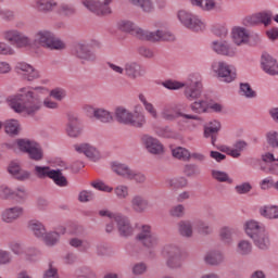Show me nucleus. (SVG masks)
<instances>
[{
  "mask_svg": "<svg viewBox=\"0 0 278 278\" xmlns=\"http://www.w3.org/2000/svg\"><path fill=\"white\" fill-rule=\"evenodd\" d=\"M46 93H48V88L42 86L22 87L14 96L10 97V109L25 116H35L42 109L58 110V102L50 98L42 99Z\"/></svg>",
  "mask_w": 278,
  "mask_h": 278,
  "instance_id": "nucleus-1",
  "label": "nucleus"
},
{
  "mask_svg": "<svg viewBox=\"0 0 278 278\" xmlns=\"http://www.w3.org/2000/svg\"><path fill=\"white\" fill-rule=\"evenodd\" d=\"M162 87L167 90L178 91L182 89V97L188 101H195L203 96V78L200 74L193 73L188 75L185 81L165 80L162 81Z\"/></svg>",
  "mask_w": 278,
  "mask_h": 278,
  "instance_id": "nucleus-2",
  "label": "nucleus"
},
{
  "mask_svg": "<svg viewBox=\"0 0 278 278\" xmlns=\"http://www.w3.org/2000/svg\"><path fill=\"white\" fill-rule=\"evenodd\" d=\"M137 99L139 100V103H142V111L147 113L152 119H157L160 116L162 119H165L167 122H174L177 118H182V121H195L200 122V116L195 114H185L180 111L175 110L173 106H164L162 108V111L157 113V108H154V104L152 102H149L147 100V97L144 93H139L137 96Z\"/></svg>",
  "mask_w": 278,
  "mask_h": 278,
  "instance_id": "nucleus-3",
  "label": "nucleus"
},
{
  "mask_svg": "<svg viewBox=\"0 0 278 278\" xmlns=\"http://www.w3.org/2000/svg\"><path fill=\"white\" fill-rule=\"evenodd\" d=\"M243 232L254 242L256 249L262 251L269 249L271 244L269 231L266 230V226L262 222L254 219L247 220V223H243Z\"/></svg>",
  "mask_w": 278,
  "mask_h": 278,
  "instance_id": "nucleus-4",
  "label": "nucleus"
},
{
  "mask_svg": "<svg viewBox=\"0 0 278 278\" xmlns=\"http://www.w3.org/2000/svg\"><path fill=\"white\" fill-rule=\"evenodd\" d=\"M116 122L122 125H127L137 129L144 128L147 125V116L142 111V106L135 104L132 110H126L124 106H118L114 110V116Z\"/></svg>",
  "mask_w": 278,
  "mask_h": 278,
  "instance_id": "nucleus-5",
  "label": "nucleus"
},
{
  "mask_svg": "<svg viewBox=\"0 0 278 278\" xmlns=\"http://www.w3.org/2000/svg\"><path fill=\"white\" fill-rule=\"evenodd\" d=\"M99 216L109 217L111 220V223L106 224V233H111L114 229L119 231V236L124 238L130 237L134 233V228L131 227L128 217L111 213L108 210L99 211Z\"/></svg>",
  "mask_w": 278,
  "mask_h": 278,
  "instance_id": "nucleus-6",
  "label": "nucleus"
},
{
  "mask_svg": "<svg viewBox=\"0 0 278 278\" xmlns=\"http://www.w3.org/2000/svg\"><path fill=\"white\" fill-rule=\"evenodd\" d=\"M33 46L55 51L65 49V42L55 37L53 31L48 29H40L35 31L33 39H30V47Z\"/></svg>",
  "mask_w": 278,
  "mask_h": 278,
  "instance_id": "nucleus-7",
  "label": "nucleus"
},
{
  "mask_svg": "<svg viewBox=\"0 0 278 278\" xmlns=\"http://www.w3.org/2000/svg\"><path fill=\"white\" fill-rule=\"evenodd\" d=\"M154 27L160 28L154 31L149 30H139V31H128L127 34L137 37L139 40L150 41V42H160V41H173L175 36L173 33L164 30L166 24L161 21L154 22Z\"/></svg>",
  "mask_w": 278,
  "mask_h": 278,
  "instance_id": "nucleus-8",
  "label": "nucleus"
},
{
  "mask_svg": "<svg viewBox=\"0 0 278 278\" xmlns=\"http://www.w3.org/2000/svg\"><path fill=\"white\" fill-rule=\"evenodd\" d=\"M100 42L99 40L91 39V41H78L73 45L71 49V55L73 58L78 59L80 62L84 63H94L96 62V53L89 48H99Z\"/></svg>",
  "mask_w": 278,
  "mask_h": 278,
  "instance_id": "nucleus-9",
  "label": "nucleus"
},
{
  "mask_svg": "<svg viewBox=\"0 0 278 278\" xmlns=\"http://www.w3.org/2000/svg\"><path fill=\"white\" fill-rule=\"evenodd\" d=\"M177 22H180V25H182L185 29L195 33L204 31L206 27L203 18L185 10L177 11Z\"/></svg>",
  "mask_w": 278,
  "mask_h": 278,
  "instance_id": "nucleus-10",
  "label": "nucleus"
},
{
  "mask_svg": "<svg viewBox=\"0 0 278 278\" xmlns=\"http://www.w3.org/2000/svg\"><path fill=\"white\" fill-rule=\"evenodd\" d=\"M33 174L38 179H50L53 180L55 186L64 188L68 186V180L65 179V176L60 172V169H51L48 166L35 165Z\"/></svg>",
  "mask_w": 278,
  "mask_h": 278,
  "instance_id": "nucleus-11",
  "label": "nucleus"
},
{
  "mask_svg": "<svg viewBox=\"0 0 278 278\" xmlns=\"http://www.w3.org/2000/svg\"><path fill=\"white\" fill-rule=\"evenodd\" d=\"M211 72L222 83L230 84L236 80V67L224 61H215L211 64Z\"/></svg>",
  "mask_w": 278,
  "mask_h": 278,
  "instance_id": "nucleus-12",
  "label": "nucleus"
},
{
  "mask_svg": "<svg viewBox=\"0 0 278 278\" xmlns=\"http://www.w3.org/2000/svg\"><path fill=\"white\" fill-rule=\"evenodd\" d=\"M17 150L27 154V157L33 160V162H40L43 159L42 147L35 140L30 139H17L15 141Z\"/></svg>",
  "mask_w": 278,
  "mask_h": 278,
  "instance_id": "nucleus-13",
  "label": "nucleus"
},
{
  "mask_svg": "<svg viewBox=\"0 0 278 278\" xmlns=\"http://www.w3.org/2000/svg\"><path fill=\"white\" fill-rule=\"evenodd\" d=\"M137 232V241L147 249L157 248L160 244V237L152 233V228L149 225H139Z\"/></svg>",
  "mask_w": 278,
  "mask_h": 278,
  "instance_id": "nucleus-14",
  "label": "nucleus"
},
{
  "mask_svg": "<svg viewBox=\"0 0 278 278\" xmlns=\"http://www.w3.org/2000/svg\"><path fill=\"white\" fill-rule=\"evenodd\" d=\"M2 38L4 41L10 42V45L15 46L17 49L29 48V37L17 29L4 30L2 33Z\"/></svg>",
  "mask_w": 278,
  "mask_h": 278,
  "instance_id": "nucleus-15",
  "label": "nucleus"
},
{
  "mask_svg": "<svg viewBox=\"0 0 278 278\" xmlns=\"http://www.w3.org/2000/svg\"><path fill=\"white\" fill-rule=\"evenodd\" d=\"M211 51L215 55L226 56V58H236L237 49L236 43H230L226 39H215L211 41Z\"/></svg>",
  "mask_w": 278,
  "mask_h": 278,
  "instance_id": "nucleus-16",
  "label": "nucleus"
},
{
  "mask_svg": "<svg viewBox=\"0 0 278 278\" xmlns=\"http://www.w3.org/2000/svg\"><path fill=\"white\" fill-rule=\"evenodd\" d=\"M15 74H17L20 77H23V80L28 83L40 79V71L27 62H17L15 64Z\"/></svg>",
  "mask_w": 278,
  "mask_h": 278,
  "instance_id": "nucleus-17",
  "label": "nucleus"
},
{
  "mask_svg": "<svg viewBox=\"0 0 278 278\" xmlns=\"http://www.w3.org/2000/svg\"><path fill=\"white\" fill-rule=\"evenodd\" d=\"M110 3L111 0H104V2H101L99 0L80 1V4H84V8H86V10L90 11L91 13L98 16L111 14V9L109 8Z\"/></svg>",
  "mask_w": 278,
  "mask_h": 278,
  "instance_id": "nucleus-18",
  "label": "nucleus"
},
{
  "mask_svg": "<svg viewBox=\"0 0 278 278\" xmlns=\"http://www.w3.org/2000/svg\"><path fill=\"white\" fill-rule=\"evenodd\" d=\"M229 34H231V42L236 47L247 46L251 40V31L243 26H233Z\"/></svg>",
  "mask_w": 278,
  "mask_h": 278,
  "instance_id": "nucleus-19",
  "label": "nucleus"
},
{
  "mask_svg": "<svg viewBox=\"0 0 278 278\" xmlns=\"http://www.w3.org/2000/svg\"><path fill=\"white\" fill-rule=\"evenodd\" d=\"M65 233H66V228L63 226H58L55 227V230L42 233V236L40 237L35 236V238L42 240V243L46 244V247L53 248L58 245V243L60 242V237Z\"/></svg>",
  "mask_w": 278,
  "mask_h": 278,
  "instance_id": "nucleus-20",
  "label": "nucleus"
},
{
  "mask_svg": "<svg viewBox=\"0 0 278 278\" xmlns=\"http://www.w3.org/2000/svg\"><path fill=\"white\" fill-rule=\"evenodd\" d=\"M142 146L147 150V153H150L152 155H162V153L164 152V147L162 146L160 140L149 135L142 136Z\"/></svg>",
  "mask_w": 278,
  "mask_h": 278,
  "instance_id": "nucleus-21",
  "label": "nucleus"
},
{
  "mask_svg": "<svg viewBox=\"0 0 278 278\" xmlns=\"http://www.w3.org/2000/svg\"><path fill=\"white\" fill-rule=\"evenodd\" d=\"M25 214V208L22 206L7 207L2 211L1 218L4 224H12L20 219Z\"/></svg>",
  "mask_w": 278,
  "mask_h": 278,
  "instance_id": "nucleus-22",
  "label": "nucleus"
},
{
  "mask_svg": "<svg viewBox=\"0 0 278 278\" xmlns=\"http://www.w3.org/2000/svg\"><path fill=\"white\" fill-rule=\"evenodd\" d=\"M73 149H75L79 154H84L88 160H91V162L101 160V153H99V150H96L91 144L80 143L73 146Z\"/></svg>",
  "mask_w": 278,
  "mask_h": 278,
  "instance_id": "nucleus-23",
  "label": "nucleus"
},
{
  "mask_svg": "<svg viewBox=\"0 0 278 278\" xmlns=\"http://www.w3.org/2000/svg\"><path fill=\"white\" fill-rule=\"evenodd\" d=\"M65 134L71 138H78L80 134H84V126L80 125L76 115L68 116V124L65 125Z\"/></svg>",
  "mask_w": 278,
  "mask_h": 278,
  "instance_id": "nucleus-24",
  "label": "nucleus"
},
{
  "mask_svg": "<svg viewBox=\"0 0 278 278\" xmlns=\"http://www.w3.org/2000/svg\"><path fill=\"white\" fill-rule=\"evenodd\" d=\"M262 71L269 76L278 75L277 60L267 53L262 54Z\"/></svg>",
  "mask_w": 278,
  "mask_h": 278,
  "instance_id": "nucleus-25",
  "label": "nucleus"
},
{
  "mask_svg": "<svg viewBox=\"0 0 278 278\" xmlns=\"http://www.w3.org/2000/svg\"><path fill=\"white\" fill-rule=\"evenodd\" d=\"M124 76L130 80H137L144 77V68L138 62H127V70H124Z\"/></svg>",
  "mask_w": 278,
  "mask_h": 278,
  "instance_id": "nucleus-26",
  "label": "nucleus"
},
{
  "mask_svg": "<svg viewBox=\"0 0 278 278\" xmlns=\"http://www.w3.org/2000/svg\"><path fill=\"white\" fill-rule=\"evenodd\" d=\"M7 173L12 175V177L17 179V181H26L29 179V172L22 169L20 167V163L14 161L10 162V165L7 166Z\"/></svg>",
  "mask_w": 278,
  "mask_h": 278,
  "instance_id": "nucleus-27",
  "label": "nucleus"
},
{
  "mask_svg": "<svg viewBox=\"0 0 278 278\" xmlns=\"http://www.w3.org/2000/svg\"><path fill=\"white\" fill-rule=\"evenodd\" d=\"M218 131H220V122L213 119L203 127V137L211 139V144L215 146V135H218Z\"/></svg>",
  "mask_w": 278,
  "mask_h": 278,
  "instance_id": "nucleus-28",
  "label": "nucleus"
},
{
  "mask_svg": "<svg viewBox=\"0 0 278 278\" xmlns=\"http://www.w3.org/2000/svg\"><path fill=\"white\" fill-rule=\"evenodd\" d=\"M273 20L274 16L271 15V12L264 11L247 17V23H249V25H253L256 24V22H258L264 24V26H269Z\"/></svg>",
  "mask_w": 278,
  "mask_h": 278,
  "instance_id": "nucleus-29",
  "label": "nucleus"
},
{
  "mask_svg": "<svg viewBox=\"0 0 278 278\" xmlns=\"http://www.w3.org/2000/svg\"><path fill=\"white\" fill-rule=\"evenodd\" d=\"M55 8H59L58 2L55 0H35L33 2V9L40 13H50L55 10Z\"/></svg>",
  "mask_w": 278,
  "mask_h": 278,
  "instance_id": "nucleus-30",
  "label": "nucleus"
},
{
  "mask_svg": "<svg viewBox=\"0 0 278 278\" xmlns=\"http://www.w3.org/2000/svg\"><path fill=\"white\" fill-rule=\"evenodd\" d=\"M129 203L131 206V211H135V213L137 214H143L149 207V202L147 201V199L139 194H135L134 197H131Z\"/></svg>",
  "mask_w": 278,
  "mask_h": 278,
  "instance_id": "nucleus-31",
  "label": "nucleus"
},
{
  "mask_svg": "<svg viewBox=\"0 0 278 278\" xmlns=\"http://www.w3.org/2000/svg\"><path fill=\"white\" fill-rule=\"evenodd\" d=\"M131 7L142 10L144 14L154 12V2L152 0H127Z\"/></svg>",
  "mask_w": 278,
  "mask_h": 278,
  "instance_id": "nucleus-32",
  "label": "nucleus"
},
{
  "mask_svg": "<svg viewBox=\"0 0 278 278\" xmlns=\"http://www.w3.org/2000/svg\"><path fill=\"white\" fill-rule=\"evenodd\" d=\"M188 102H193L190 103V111L198 114V115H203L207 113V108L211 106V103L207 102L206 100H188Z\"/></svg>",
  "mask_w": 278,
  "mask_h": 278,
  "instance_id": "nucleus-33",
  "label": "nucleus"
},
{
  "mask_svg": "<svg viewBox=\"0 0 278 278\" xmlns=\"http://www.w3.org/2000/svg\"><path fill=\"white\" fill-rule=\"evenodd\" d=\"M258 215L268 220L278 219V206L276 205H264L258 208Z\"/></svg>",
  "mask_w": 278,
  "mask_h": 278,
  "instance_id": "nucleus-34",
  "label": "nucleus"
},
{
  "mask_svg": "<svg viewBox=\"0 0 278 278\" xmlns=\"http://www.w3.org/2000/svg\"><path fill=\"white\" fill-rule=\"evenodd\" d=\"M111 172H114L116 175H139L142 174L140 172H135L134 169L129 168L128 165L119 162L111 163Z\"/></svg>",
  "mask_w": 278,
  "mask_h": 278,
  "instance_id": "nucleus-35",
  "label": "nucleus"
},
{
  "mask_svg": "<svg viewBox=\"0 0 278 278\" xmlns=\"http://www.w3.org/2000/svg\"><path fill=\"white\" fill-rule=\"evenodd\" d=\"M235 229L228 226L220 227L218 230V239L226 245L233 243Z\"/></svg>",
  "mask_w": 278,
  "mask_h": 278,
  "instance_id": "nucleus-36",
  "label": "nucleus"
},
{
  "mask_svg": "<svg viewBox=\"0 0 278 278\" xmlns=\"http://www.w3.org/2000/svg\"><path fill=\"white\" fill-rule=\"evenodd\" d=\"M116 29H119L122 33H139V31H147L142 28H139L136 24L131 21L122 20L116 22Z\"/></svg>",
  "mask_w": 278,
  "mask_h": 278,
  "instance_id": "nucleus-37",
  "label": "nucleus"
},
{
  "mask_svg": "<svg viewBox=\"0 0 278 278\" xmlns=\"http://www.w3.org/2000/svg\"><path fill=\"white\" fill-rule=\"evenodd\" d=\"M249 147V143L243 140H238L233 142V148L228 149V156H231L233 159L241 157V153L243 151H247V148Z\"/></svg>",
  "mask_w": 278,
  "mask_h": 278,
  "instance_id": "nucleus-38",
  "label": "nucleus"
},
{
  "mask_svg": "<svg viewBox=\"0 0 278 278\" xmlns=\"http://www.w3.org/2000/svg\"><path fill=\"white\" fill-rule=\"evenodd\" d=\"M160 255L162 257H180V248L173 243L165 244L160 250Z\"/></svg>",
  "mask_w": 278,
  "mask_h": 278,
  "instance_id": "nucleus-39",
  "label": "nucleus"
},
{
  "mask_svg": "<svg viewBox=\"0 0 278 278\" xmlns=\"http://www.w3.org/2000/svg\"><path fill=\"white\" fill-rule=\"evenodd\" d=\"M190 4L202 10L203 12H213L215 10V0H189Z\"/></svg>",
  "mask_w": 278,
  "mask_h": 278,
  "instance_id": "nucleus-40",
  "label": "nucleus"
},
{
  "mask_svg": "<svg viewBox=\"0 0 278 278\" xmlns=\"http://www.w3.org/2000/svg\"><path fill=\"white\" fill-rule=\"evenodd\" d=\"M203 261L205 262V264H208L211 266H218L223 263V253L218 251H211L208 253H205Z\"/></svg>",
  "mask_w": 278,
  "mask_h": 278,
  "instance_id": "nucleus-41",
  "label": "nucleus"
},
{
  "mask_svg": "<svg viewBox=\"0 0 278 278\" xmlns=\"http://www.w3.org/2000/svg\"><path fill=\"white\" fill-rule=\"evenodd\" d=\"M177 233H180L182 238H192V222L180 220L177 223Z\"/></svg>",
  "mask_w": 278,
  "mask_h": 278,
  "instance_id": "nucleus-42",
  "label": "nucleus"
},
{
  "mask_svg": "<svg viewBox=\"0 0 278 278\" xmlns=\"http://www.w3.org/2000/svg\"><path fill=\"white\" fill-rule=\"evenodd\" d=\"M4 132L10 136H17L20 134V122L17 119H7L2 123Z\"/></svg>",
  "mask_w": 278,
  "mask_h": 278,
  "instance_id": "nucleus-43",
  "label": "nucleus"
},
{
  "mask_svg": "<svg viewBox=\"0 0 278 278\" xmlns=\"http://www.w3.org/2000/svg\"><path fill=\"white\" fill-rule=\"evenodd\" d=\"M93 118L101 123L109 124L114 119V115H111V112L105 109H93Z\"/></svg>",
  "mask_w": 278,
  "mask_h": 278,
  "instance_id": "nucleus-44",
  "label": "nucleus"
},
{
  "mask_svg": "<svg viewBox=\"0 0 278 278\" xmlns=\"http://www.w3.org/2000/svg\"><path fill=\"white\" fill-rule=\"evenodd\" d=\"M211 177L213 178V180L218 181L220 184H228V185L233 184V179L230 178V176H228V174L223 170H218V169L211 170Z\"/></svg>",
  "mask_w": 278,
  "mask_h": 278,
  "instance_id": "nucleus-45",
  "label": "nucleus"
},
{
  "mask_svg": "<svg viewBox=\"0 0 278 278\" xmlns=\"http://www.w3.org/2000/svg\"><path fill=\"white\" fill-rule=\"evenodd\" d=\"M27 229L33 231V236L35 237H41L42 235L48 233V231H45L42 223L38 220L27 222Z\"/></svg>",
  "mask_w": 278,
  "mask_h": 278,
  "instance_id": "nucleus-46",
  "label": "nucleus"
},
{
  "mask_svg": "<svg viewBox=\"0 0 278 278\" xmlns=\"http://www.w3.org/2000/svg\"><path fill=\"white\" fill-rule=\"evenodd\" d=\"M7 249H10L9 252L15 256H21L22 253L27 252V248L20 241H10L7 243Z\"/></svg>",
  "mask_w": 278,
  "mask_h": 278,
  "instance_id": "nucleus-47",
  "label": "nucleus"
},
{
  "mask_svg": "<svg viewBox=\"0 0 278 278\" xmlns=\"http://www.w3.org/2000/svg\"><path fill=\"white\" fill-rule=\"evenodd\" d=\"M211 33L217 38L226 39L228 37V26L226 24H214L211 27Z\"/></svg>",
  "mask_w": 278,
  "mask_h": 278,
  "instance_id": "nucleus-48",
  "label": "nucleus"
},
{
  "mask_svg": "<svg viewBox=\"0 0 278 278\" xmlns=\"http://www.w3.org/2000/svg\"><path fill=\"white\" fill-rule=\"evenodd\" d=\"M68 245H71V248L73 249H77L80 252H87L88 249H91V243L80 240L78 238H73L68 240Z\"/></svg>",
  "mask_w": 278,
  "mask_h": 278,
  "instance_id": "nucleus-49",
  "label": "nucleus"
},
{
  "mask_svg": "<svg viewBox=\"0 0 278 278\" xmlns=\"http://www.w3.org/2000/svg\"><path fill=\"white\" fill-rule=\"evenodd\" d=\"M251 242L247 239H242L239 243L236 244V253H239L241 256H247L251 254Z\"/></svg>",
  "mask_w": 278,
  "mask_h": 278,
  "instance_id": "nucleus-50",
  "label": "nucleus"
},
{
  "mask_svg": "<svg viewBox=\"0 0 278 278\" xmlns=\"http://www.w3.org/2000/svg\"><path fill=\"white\" fill-rule=\"evenodd\" d=\"M20 257H25L27 262H37L40 260V250H37L34 247H28L27 251H24L22 255H17Z\"/></svg>",
  "mask_w": 278,
  "mask_h": 278,
  "instance_id": "nucleus-51",
  "label": "nucleus"
},
{
  "mask_svg": "<svg viewBox=\"0 0 278 278\" xmlns=\"http://www.w3.org/2000/svg\"><path fill=\"white\" fill-rule=\"evenodd\" d=\"M162 258H165V266L172 270L182 268L180 256H162Z\"/></svg>",
  "mask_w": 278,
  "mask_h": 278,
  "instance_id": "nucleus-52",
  "label": "nucleus"
},
{
  "mask_svg": "<svg viewBox=\"0 0 278 278\" xmlns=\"http://www.w3.org/2000/svg\"><path fill=\"white\" fill-rule=\"evenodd\" d=\"M191 155L192 154H190V151H188V149L180 148V147L173 149V157L179 161L188 162Z\"/></svg>",
  "mask_w": 278,
  "mask_h": 278,
  "instance_id": "nucleus-53",
  "label": "nucleus"
},
{
  "mask_svg": "<svg viewBox=\"0 0 278 278\" xmlns=\"http://www.w3.org/2000/svg\"><path fill=\"white\" fill-rule=\"evenodd\" d=\"M29 193L25 186H17L15 192L12 193V199H15L17 202L23 203L27 200Z\"/></svg>",
  "mask_w": 278,
  "mask_h": 278,
  "instance_id": "nucleus-54",
  "label": "nucleus"
},
{
  "mask_svg": "<svg viewBox=\"0 0 278 278\" xmlns=\"http://www.w3.org/2000/svg\"><path fill=\"white\" fill-rule=\"evenodd\" d=\"M111 192H114V195L118 200L129 199V187H127L125 185H119V186L114 187V189L111 190Z\"/></svg>",
  "mask_w": 278,
  "mask_h": 278,
  "instance_id": "nucleus-55",
  "label": "nucleus"
},
{
  "mask_svg": "<svg viewBox=\"0 0 278 278\" xmlns=\"http://www.w3.org/2000/svg\"><path fill=\"white\" fill-rule=\"evenodd\" d=\"M152 131L160 138H173V129L168 126H154Z\"/></svg>",
  "mask_w": 278,
  "mask_h": 278,
  "instance_id": "nucleus-56",
  "label": "nucleus"
},
{
  "mask_svg": "<svg viewBox=\"0 0 278 278\" xmlns=\"http://www.w3.org/2000/svg\"><path fill=\"white\" fill-rule=\"evenodd\" d=\"M195 231L200 236H208L213 233V228H211V226L207 225V223H205L204 220H198L195 223Z\"/></svg>",
  "mask_w": 278,
  "mask_h": 278,
  "instance_id": "nucleus-57",
  "label": "nucleus"
},
{
  "mask_svg": "<svg viewBox=\"0 0 278 278\" xmlns=\"http://www.w3.org/2000/svg\"><path fill=\"white\" fill-rule=\"evenodd\" d=\"M239 93L241 94V97L247 99L256 98V91H253V89H251V86L247 83H243L239 86Z\"/></svg>",
  "mask_w": 278,
  "mask_h": 278,
  "instance_id": "nucleus-58",
  "label": "nucleus"
},
{
  "mask_svg": "<svg viewBox=\"0 0 278 278\" xmlns=\"http://www.w3.org/2000/svg\"><path fill=\"white\" fill-rule=\"evenodd\" d=\"M58 14L73 16L76 14V8H74L73 4L61 3V5L58 7Z\"/></svg>",
  "mask_w": 278,
  "mask_h": 278,
  "instance_id": "nucleus-59",
  "label": "nucleus"
},
{
  "mask_svg": "<svg viewBox=\"0 0 278 278\" xmlns=\"http://www.w3.org/2000/svg\"><path fill=\"white\" fill-rule=\"evenodd\" d=\"M117 176L130 181H135L139 185H142L144 181H147V176H144V174H122Z\"/></svg>",
  "mask_w": 278,
  "mask_h": 278,
  "instance_id": "nucleus-60",
  "label": "nucleus"
},
{
  "mask_svg": "<svg viewBox=\"0 0 278 278\" xmlns=\"http://www.w3.org/2000/svg\"><path fill=\"white\" fill-rule=\"evenodd\" d=\"M188 185V180H186L185 178L180 177V178H173V179H167V186L169 188H184L185 186Z\"/></svg>",
  "mask_w": 278,
  "mask_h": 278,
  "instance_id": "nucleus-61",
  "label": "nucleus"
},
{
  "mask_svg": "<svg viewBox=\"0 0 278 278\" xmlns=\"http://www.w3.org/2000/svg\"><path fill=\"white\" fill-rule=\"evenodd\" d=\"M137 54L148 60L154 58V51H152V49L148 48L147 46H139L137 48Z\"/></svg>",
  "mask_w": 278,
  "mask_h": 278,
  "instance_id": "nucleus-62",
  "label": "nucleus"
},
{
  "mask_svg": "<svg viewBox=\"0 0 278 278\" xmlns=\"http://www.w3.org/2000/svg\"><path fill=\"white\" fill-rule=\"evenodd\" d=\"M46 94H49L50 98L55 99V101L60 102L65 99V90L63 88H55L53 90L48 91Z\"/></svg>",
  "mask_w": 278,
  "mask_h": 278,
  "instance_id": "nucleus-63",
  "label": "nucleus"
},
{
  "mask_svg": "<svg viewBox=\"0 0 278 278\" xmlns=\"http://www.w3.org/2000/svg\"><path fill=\"white\" fill-rule=\"evenodd\" d=\"M12 193H14V189L8 187L7 185L0 186V200L8 201L12 199Z\"/></svg>",
  "mask_w": 278,
  "mask_h": 278,
  "instance_id": "nucleus-64",
  "label": "nucleus"
}]
</instances>
